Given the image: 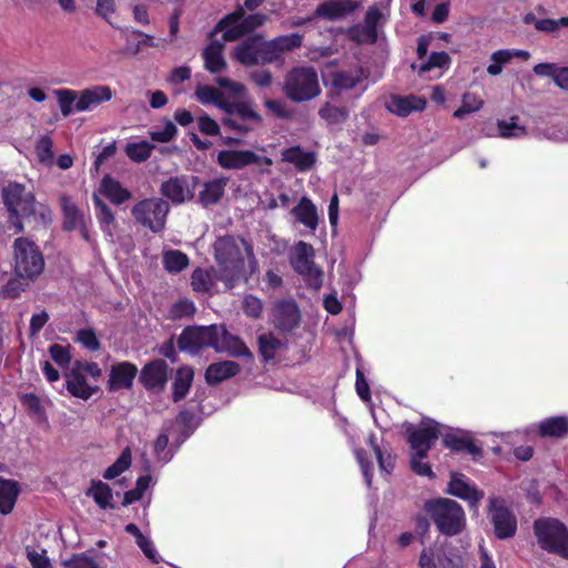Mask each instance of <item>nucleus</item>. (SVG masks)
Returning a JSON list of instances; mask_svg holds the SVG:
<instances>
[{
    "label": "nucleus",
    "mask_w": 568,
    "mask_h": 568,
    "mask_svg": "<svg viewBox=\"0 0 568 568\" xmlns=\"http://www.w3.org/2000/svg\"><path fill=\"white\" fill-rule=\"evenodd\" d=\"M93 203L97 210V219L103 226H110L114 222V214L112 210L99 196L93 195Z\"/></svg>",
    "instance_id": "nucleus-59"
},
{
    "label": "nucleus",
    "mask_w": 568,
    "mask_h": 568,
    "mask_svg": "<svg viewBox=\"0 0 568 568\" xmlns=\"http://www.w3.org/2000/svg\"><path fill=\"white\" fill-rule=\"evenodd\" d=\"M257 64H270L281 59L274 40L265 41L262 34H256Z\"/></svg>",
    "instance_id": "nucleus-42"
},
{
    "label": "nucleus",
    "mask_w": 568,
    "mask_h": 568,
    "mask_svg": "<svg viewBox=\"0 0 568 568\" xmlns=\"http://www.w3.org/2000/svg\"><path fill=\"white\" fill-rule=\"evenodd\" d=\"M178 134V128L171 120H165L164 129L161 131H150L149 136L152 141L168 143Z\"/></svg>",
    "instance_id": "nucleus-60"
},
{
    "label": "nucleus",
    "mask_w": 568,
    "mask_h": 568,
    "mask_svg": "<svg viewBox=\"0 0 568 568\" xmlns=\"http://www.w3.org/2000/svg\"><path fill=\"white\" fill-rule=\"evenodd\" d=\"M518 116H511L510 122L505 120H499L497 122V128L499 135L503 138H518L526 134L525 126H520L517 124Z\"/></svg>",
    "instance_id": "nucleus-57"
},
{
    "label": "nucleus",
    "mask_w": 568,
    "mask_h": 568,
    "mask_svg": "<svg viewBox=\"0 0 568 568\" xmlns=\"http://www.w3.org/2000/svg\"><path fill=\"white\" fill-rule=\"evenodd\" d=\"M200 179L195 175L180 174L163 181L160 193L174 205L193 200L194 191Z\"/></svg>",
    "instance_id": "nucleus-11"
},
{
    "label": "nucleus",
    "mask_w": 568,
    "mask_h": 568,
    "mask_svg": "<svg viewBox=\"0 0 568 568\" xmlns=\"http://www.w3.org/2000/svg\"><path fill=\"white\" fill-rule=\"evenodd\" d=\"M448 493L469 503L470 507H477L484 498V493L468 484L463 475L454 474L448 483Z\"/></svg>",
    "instance_id": "nucleus-21"
},
{
    "label": "nucleus",
    "mask_w": 568,
    "mask_h": 568,
    "mask_svg": "<svg viewBox=\"0 0 568 568\" xmlns=\"http://www.w3.org/2000/svg\"><path fill=\"white\" fill-rule=\"evenodd\" d=\"M219 332L220 324L186 326L178 338V347L180 351L189 352L192 355L199 354L204 348L215 351Z\"/></svg>",
    "instance_id": "nucleus-9"
},
{
    "label": "nucleus",
    "mask_w": 568,
    "mask_h": 568,
    "mask_svg": "<svg viewBox=\"0 0 568 568\" xmlns=\"http://www.w3.org/2000/svg\"><path fill=\"white\" fill-rule=\"evenodd\" d=\"M488 517L494 526V532L498 539H508L517 531V519L505 500L499 497H490L488 505Z\"/></svg>",
    "instance_id": "nucleus-13"
},
{
    "label": "nucleus",
    "mask_w": 568,
    "mask_h": 568,
    "mask_svg": "<svg viewBox=\"0 0 568 568\" xmlns=\"http://www.w3.org/2000/svg\"><path fill=\"white\" fill-rule=\"evenodd\" d=\"M273 326L281 333H292L301 324V311L293 298L276 301L271 310Z\"/></svg>",
    "instance_id": "nucleus-15"
},
{
    "label": "nucleus",
    "mask_w": 568,
    "mask_h": 568,
    "mask_svg": "<svg viewBox=\"0 0 568 568\" xmlns=\"http://www.w3.org/2000/svg\"><path fill=\"white\" fill-rule=\"evenodd\" d=\"M54 94L62 115L69 116L73 112V104L77 103L79 93L71 89H58Z\"/></svg>",
    "instance_id": "nucleus-51"
},
{
    "label": "nucleus",
    "mask_w": 568,
    "mask_h": 568,
    "mask_svg": "<svg viewBox=\"0 0 568 568\" xmlns=\"http://www.w3.org/2000/svg\"><path fill=\"white\" fill-rule=\"evenodd\" d=\"M77 341L91 352H97L101 348V343L92 328L78 331Z\"/></svg>",
    "instance_id": "nucleus-61"
},
{
    "label": "nucleus",
    "mask_w": 568,
    "mask_h": 568,
    "mask_svg": "<svg viewBox=\"0 0 568 568\" xmlns=\"http://www.w3.org/2000/svg\"><path fill=\"white\" fill-rule=\"evenodd\" d=\"M132 456L130 448L122 450L116 460L110 465L103 473V478L112 480L124 473L131 466Z\"/></svg>",
    "instance_id": "nucleus-47"
},
{
    "label": "nucleus",
    "mask_w": 568,
    "mask_h": 568,
    "mask_svg": "<svg viewBox=\"0 0 568 568\" xmlns=\"http://www.w3.org/2000/svg\"><path fill=\"white\" fill-rule=\"evenodd\" d=\"M49 354L53 362L60 367H68L71 363L69 347H64L60 344H52L49 346Z\"/></svg>",
    "instance_id": "nucleus-64"
},
{
    "label": "nucleus",
    "mask_w": 568,
    "mask_h": 568,
    "mask_svg": "<svg viewBox=\"0 0 568 568\" xmlns=\"http://www.w3.org/2000/svg\"><path fill=\"white\" fill-rule=\"evenodd\" d=\"M450 57L446 51H439V52H432L428 60L420 64L418 69L419 74H425L429 72L430 70L438 68H448L450 64Z\"/></svg>",
    "instance_id": "nucleus-52"
},
{
    "label": "nucleus",
    "mask_w": 568,
    "mask_h": 568,
    "mask_svg": "<svg viewBox=\"0 0 568 568\" xmlns=\"http://www.w3.org/2000/svg\"><path fill=\"white\" fill-rule=\"evenodd\" d=\"M443 445L456 453H467L474 460L483 457L484 452L468 435L446 434L443 437Z\"/></svg>",
    "instance_id": "nucleus-24"
},
{
    "label": "nucleus",
    "mask_w": 568,
    "mask_h": 568,
    "mask_svg": "<svg viewBox=\"0 0 568 568\" xmlns=\"http://www.w3.org/2000/svg\"><path fill=\"white\" fill-rule=\"evenodd\" d=\"M169 212V202L155 196L143 199L131 209L134 220L153 233H160L165 229Z\"/></svg>",
    "instance_id": "nucleus-8"
},
{
    "label": "nucleus",
    "mask_w": 568,
    "mask_h": 568,
    "mask_svg": "<svg viewBox=\"0 0 568 568\" xmlns=\"http://www.w3.org/2000/svg\"><path fill=\"white\" fill-rule=\"evenodd\" d=\"M292 214L304 226L312 231L316 230L318 224L316 206L307 196L301 197L297 205L292 209Z\"/></svg>",
    "instance_id": "nucleus-32"
},
{
    "label": "nucleus",
    "mask_w": 568,
    "mask_h": 568,
    "mask_svg": "<svg viewBox=\"0 0 568 568\" xmlns=\"http://www.w3.org/2000/svg\"><path fill=\"white\" fill-rule=\"evenodd\" d=\"M155 146L148 141L130 142L125 146L128 158L136 163L145 162Z\"/></svg>",
    "instance_id": "nucleus-45"
},
{
    "label": "nucleus",
    "mask_w": 568,
    "mask_h": 568,
    "mask_svg": "<svg viewBox=\"0 0 568 568\" xmlns=\"http://www.w3.org/2000/svg\"><path fill=\"white\" fill-rule=\"evenodd\" d=\"M138 374V366L132 362L123 361L112 364L106 382L108 392L115 393L122 389H131Z\"/></svg>",
    "instance_id": "nucleus-17"
},
{
    "label": "nucleus",
    "mask_w": 568,
    "mask_h": 568,
    "mask_svg": "<svg viewBox=\"0 0 568 568\" xmlns=\"http://www.w3.org/2000/svg\"><path fill=\"white\" fill-rule=\"evenodd\" d=\"M195 95L197 100L203 104L214 103L220 106L221 103H225L223 101L222 92L210 85H199L195 90Z\"/></svg>",
    "instance_id": "nucleus-55"
},
{
    "label": "nucleus",
    "mask_w": 568,
    "mask_h": 568,
    "mask_svg": "<svg viewBox=\"0 0 568 568\" xmlns=\"http://www.w3.org/2000/svg\"><path fill=\"white\" fill-rule=\"evenodd\" d=\"M425 102L416 97H395L392 101V106L389 110L399 115L406 116L410 112L416 110H422L424 108Z\"/></svg>",
    "instance_id": "nucleus-41"
},
{
    "label": "nucleus",
    "mask_w": 568,
    "mask_h": 568,
    "mask_svg": "<svg viewBox=\"0 0 568 568\" xmlns=\"http://www.w3.org/2000/svg\"><path fill=\"white\" fill-rule=\"evenodd\" d=\"M541 438H564L568 435V417L552 416L542 419L537 426Z\"/></svg>",
    "instance_id": "nucleus-28"
},
{
    "label": "nucleus",
    "mask_w": 568,
    "mask_h": 568,
    "mask_svg": "<svg viewBox=\"0 0 568 568\" xmlns=\"http://www.w3.org/2000/svg\"><path fill=\"white\" fill-rule=\"evenodd\" d=\"M36 154L40 163H47L53 159V141L49 135L39 139L36 145Z\"/></svg>",
    "instance_id": "nucleus-58"
},
{
    "label": "nucleus",
    "mask_w": 568,
    "mask_h": 568,
    "mask_svg": "<svg viewBox=\"0 0 568 568\" xmlns=\"http://www.w3.org/2000/svg\"><path fill=\"white\" fill-rule=\"evenodd\" d=\"M382 16L383 14L377 6L368 7L365 13L363 33L371 43H374L377 40V24L381 21Z\"/></svg>",
    "instance_id": "nucleus-44"
},
{
    "label": "nucleus",
    "mask_w": 568,
    "mask_h": 568,
    "mask_svg": "<svg viewBox=\"0 0 568 568\" xmlns=\"http://www.w3.org/2000/svg\"><path fill=\"white\" fill-rule=\"evenodd\" d=\"M425 510L430 516L438 531L445 536L460 534L466 525L463 507L455 500L437 498L425 504Z\"/></svg>",
    "instance_id": "nucleus-3"
},
{
    "label": "nucleus",
    "mask_w": 568,
    "mask_h": 568,
    "mask_svg": "<svg viewBox=\"0 0 568 568\" xmlns=\"http://www.w3.org/2000/svg\"><path fill=\"white\" fill-rule=\"evenodd\" d=\"M369 444L376 455V459L381 470L390 474L395 467V456L385 452L376 444L374 436L369 437Z\"/></svg>",
    "instance_id": "nucleus-56"
},
{
    "label": "nucleus",
    "mask_w": 568,
    "mask_h": 568,
    "mask_svg": "<svg viewBox=\"0 0 568 568\" xmlns=\"http://www.w3.org/2000/svg\"><path fill=\"white\" fill-rule=\"evenodd\" d=\"M534 73L538 77L551 78L555 84L561 90L568 91V67H558L556 63H537Z\"/></svg>",
    "instance_id": "nucleus-33"
},
{
    "label": "nucleus",
    "mask_w": 568,
    "mask_h": 568,
    "mask_svg": "<svg viewBox=\"0 0 568 568\" xmlns=\"http://www.w3.org/2000/svg\"><path fill=\"white\" fill-rule=\"evenodd\" d=\"M241 366L233 361H220L212 363L205 369V382L210 386H215L222 382L236 376Z\"/></svg>",
    "instance_id": "nucleus-23"
},
{
    "label": "nucleus",
    "mask_w": 568,
    "mask_h": 568,
    "mask_svg": "<svg viewBox=\"0 0 568 568\" xmlns=\"http://www.w3.org/2000/svg\"><path fill=\"white\" fill-rule=\"evenodd\" d=\"M196 312V307L193 301L189 298H180L174 304L171 305L169 310V316L173 321L190 318Z\"/></svg>",
    "instance_id": "nucleus-49"
},
{
    "label": "nucleus",
    "mask_w": 568,
    "mask_h": 568,
    "mask_svg": "<svg viewBox=\"0 0 568 568\" xmlns=\"http://www.w3.org/2000/svg\"><path fill=\"white\" fill-rule=\"evenodd\" d=\"M243 312L251 318H260L263 313L262 301L252 294L246 295L243 300Z\"/></svg>",
    "instance_id": "nucleus-62"
},
{
    "label": "nucleus",
    "mask_w": 568,
    "mask_h": 568,
    "mask_svg": "<svg viewBox=\"0 0 568 568\" xmlns=\"http://www.w3.org/2000/svg\"><path fill=\"white\" fill-rule=\"evenodd\" d=\"M534 534L542 550L568 559V529L559 519H536L534 521Z\"/></svg>",
    "instance_id": "nucleus-6"
},
{
    "label": "nucleus",
    "mask_w": 568,
    "mask_h": 568,
    "mask_svg": "<svg viewBox=\"0 0 568 568\" xmlns=\"http://www.w3.org/2000/svg\"><path fill=\"white\" fill-rule=\"evenodd\" d=\"M151 477L149 475L140 476L136 479L135 487L124 493L122 505L129 506L140 500L148 489Z\"/></svg>",
    "instance_id": "nucleus-53"
},
{
    "label": "nucleus",
    "mask_w": 568,
    "mask_h": 568,
    "mask_svg": "<svg viewBox=\"0 0 568 568\" xmlns=\"http://www.w3.org/2000/svg\"><path fill=\"white\" fill-rule=\"evenodd\" d=\"M303 38L304 37L302 33L294 32L291 34L278 36L273 40L275 42L277 52L282 58L283 53L301 48L303 44Z\"/></svg>",
    "instance_id": "nucleus-48"
},
{
    "label": "nucleus",
    "mask_w": 568,
    "mask_h": 568,
    "mask_svg": "<svg viewBox=\"0 0 568 568\" xmlns=\"http://www.w3.org/2000/svg\"><path fill=\"white\" fill-rule=\"evenodd\" d=\"M216 163L224 170H242L250 165L271 166L268 156H261L252 150H222L217 153Z\"/></svg>",
    "instance_id": "nucleus-14"
},
{
    "label": "nucleus",
    "mask_w": 568,
    "mask_h": 568,
    "mask_svg": "<svg viewBox=\"0 0 568 568\" xmlns=\"http://www.w3.org/2000/svg\"><path fill=\"white\" fill-rule=\"evenodd\" d=\"M221 123L225 129H229L235 132L239 135H245L253 130L247 122H242L237 118L225 113V115L221 119Z\"/></svg>",
    "instance_id": "nucleus-63"
},
{
    "label": "nucleus",
    "mask_w": 568,
    "mask_h": 568,
    "mask_svg": "<svg viewBox=\"0 0 568 568\" xmlns=\"http://www.w3.org/2000/svg\"><path fill=\"white\" fill-rule=\"evenodd\" d=\"M169 379V365L164 359L148 362L139 374V382L148 390L162 393Z\"/></svg>",
    "instance_id": "nucleus-16"
},
{
    "label": "nucleus",
    "mask_w": 568,
    "mask_h": 568,
    "mask_svg": "<svg viewBox=\"0 0 568 568\" xmlns=\"http://www.w3.org/2000/svg\"><path fill=\"white\" fill-rule=\"evenodd\" d=\"M267 20L268 17L265 13L255 12L246 14L244 8H236L233 12L224 16L215 24L210 33V37H213L219 32H223V41H236L242 37L253 32L255 29L264 26Z\"/></svg>",
    "instance_id": "nucleus-5"
},
{
    "label": "nucleus",
    "mask_w": 568,
    "mask_h": 568,
    "mask_svg": "<svg viewBox=\"0 0 568 568\" xmlns=\"http://www.w3.org/2000/svg\"><path fill=\"white\" fill-rule=\"evenodd\" d=\"M258 353L265 363L275 358L276 353L283 349L286 344L277 338L274 333L268 332L257 336Z\"/></svg>",
    "instance_id": "nucleus-38"
},
{
    "label": "nucleus",
    "mask_w": 568,
    "mask_h": 568,
    "mask_svg": "<svg viewBox=\"0 0 568 568\" xmlns=\"http://www.w3.org/2000/svg\"><path fill=\"white\" fill-rule=\"evenodd\" d=\"M216 353H226L229 356L234 358H245L248 362H253L254 355L246 346L244 341L231 334L224 324H220L217 346L215 347Z\"/></svg>",
    "instance_id": "nucleus-18"
},
{
    "label": "nucleus",
    "mask_w": 568,
    "mask_h": 568,
    "mask_svg": "<svg viewBox=\"0 0 568 568\" xmlns=\"http://www.w3.org/2000/svg\"><path fill=\"white\" fill-rule=\"evenodd\" d=\"M327 97L331 99L326 101L318 110V115L322 120H324L328 125H339L345 123L349 118V110L344 104H335L334 101L339 98L338 92H334L331 90L327 93Z\"/></svg>",
    "instance_id": "nucleus-22"
},
{
    "label": "nucleus",
    "mask_w": 568,
    "mask_h": 568,
    "mask_svg": "<svg viewBox=\"0 0 568 568\" xmlns=\"http://www.w3.org/2000/svg\"><path fill=\"white\" fill-rule=\"evenodd\" d=\"M3 205L8 212V221L14 233L24 230V222L33 229L45 227L52 222V212L45 203L38 202L32 191L24 184L9 182L1 192Z\"/></svg>",
    "instance_id": "nucleus-1"
},
{
    "label": "nucleus",
    "mask_w": 568,
    "mask_h": 568,
    "mask_svg": "<svg viewBox=\"0 0 568 568\" xmlns=\"http://www.w3.org/2000/svg\"><path fill=\"white\" fill-rule=\"evenodd\" d=\"M314 247L304 241H300L291 256V266L300 274L308 286L320 288L323 283V271L314 263Z\"/></svg>",
    "instance_id": "nucleus-10"
},
{
    "label": "nucleus",
    "mask_w": 568,
    "mask_h": 568,
    "mask_svg": "<svg viewBox=\"0 0 568 568\" xmlns=\"http://www.w3.org/2000/svg\"><path fill=\"white\" fill-rule=\"evenodd\" d=\"M244 245L250 263H256L253 247L244 239H240ZM214 258L219 265L217 280L226 290L237 286L244 276L245 260L239 245V240L233 235L219 236L214 244Z\"/></svg>",
    "instance_id": "nucleus-2"
},
{
    "label": "nucleus",
    "mask_w": 568,
    "mask_h": 568,
    "mask_svg": "<svg viewBox=\"0 0 568 568\" xmlns=\"http://www.w3.org/2000/svg\"><path fill=\"white\" fill-rule=\"evenodd\" d=\"M194 378V369L189 365L180 366L176 369L172 383V400L179 403L189 394Z\"/></svg>",
    "instance_id": "nucleus-30"
},
{
    "label": "nucleus",
    "mask_w": 568,
    "mask_h": 568,
    "mask_svg": "<svg viewBox=\"0 0 568 568\" xmlns=\"http://www.w3.org/2000/svg\"><path fill=\"white\" fill-rule=\"evenodd\" d=\"M60 202L63 216L62 230L65 232H72L85 221V214L67 195H62L60 197Z\"/></svg>",
    "instance_id": "nucleus-29"
},
{
    "label": "nucleus",
    "mask_w": 568,
    "mask_h": 568,
    "mask_svg": "<svg viewBox=\"0 0 568 568\" xmlns=\"http://www.w3.org/2000/svg\"><path fill=\"white\" fill-rule=\"evenodd\" d=\"M20 494L19 483L0 477V514L9 515Z\"/></svg>",
    "instance_id": "nucleus-34"
},
{
    "label": "nucleus",
    "mask_w": 568,
    "mask_h": 568,
    "mask_svg": "<svg viewBox=\"0 0 568 568\" xmlns=\"http://www.w3.org/2000/svg\"><path fill=\"white\" fill-rule=\"evenodd\" d=\"M283 92L294 103L317 98L322 90L316 70L313 67H294L284 78Z\"/></svg>",
    "instance_id": "nucleus-4"
},
{
    "label": "nucleus",
    "mask_w": 568,
    "mask_h": 568,
    "mask_svg": "<svg viewBox=\"0 0 568 568\" xmlns=\"http://www.w3.org/2000/svg\"><path fill=\"white\" fill-rule=\"evenodd\" d=\"M112 98L113 90L109 85H94L79 92L74 110L78 112L89 111L110 101Z\"/></svg>",
    "instance_id": "nucleus-19"
},
{
    "label": "nucleus",
    "mask_w": 568,
    "mask_h": 568,
    "mask_svg": "<svg viewBox=\"0 0 568 568\" xmlns=\"http://www.w3.org/2000/svg\"><path fill=\"white\" fill-rule=\"evenodd\" d=\"M227 183L229 178L225 176L205 182L203 184V189L199 192L197 202L203 207H210L217 204L224 196Z\"/></svg>",
    "instance_id": "nucleus-27"
},
{
    "label": "nucleus",
    "mask_w": 568,
    "mask_h": 568,
    "mask_svg": "<svg viewBox=\"0 0 568 568\" xmlns=\"http://www.w3.org/2000/svg\"><path fill=\"white\" fill-rule=\"evenodd\" d=\"M440 429L436 422H430L424 426L407 424L405 426V437L409 447L418 457H427L429 450L439 438Z\"/></svg>",
    "instance_id": "nucleus-12"
},
{
    "label": "nucleus",
    "mask_w": 568,
    "mask_h": 568,
    "mask_svg": "<svg viewBox=\"0 0 568 568\" xmlns=\"http://www.w3.org/2000/svg\"><path fill=\"white\" fill-rule=\"evenodd\" d=\"M234 58L245 67L257 64V42L256 34L246 38L239 45L235 47L233 52Z\"/></svg>",
    "instance_id": "nucleus-37"
},
{
    "label": "nucleus",
    "mask_w": 568,
    "mask_h": 568,
    "mask_svg": "<svg viewBox=\"0 0 568 568\" xmlns=\"http://www.w3.org/2000/svg\"><path fill=\"white\" fill-rule=\"evenodd\" d=\"M282 161L293 164L298 172H307L316 163V153L304 151L301 145H293L283 150Z\"/></svg>",
    "instance_id": "nucleus-25"
},
{
    "label": "nucleus",
    "mask_w": 568,
    "mask_h": 568,
    "mask_svg": "<svg viewBox=\"0 0 568 568\" xmlns=\"http://www.w3.org/2000/svg\"><path fill=\"white\" fill-rule=\"evenodd\" d=\"M358 6V2L354 0H327L317 6L315 16L327 20H338L355 11Z\"/></svg>",
    "instance_id": "nucleus-20"
},
{
    "label": "nucleus",
    "mask_w": 568,
    "mask_h": 568,
    "mask_svg": "<svg viewBox=\"0 0 568 568\" xmlns=\"http://www.w3.org/2000/svg\"><path fill=\"white\" fill-rule=\"evenodd\" d=\"M65 387L72 396L84 400L89 399L94 392V389L87 383L84 374L78 372L77 368L71 369Z\"/></svg>",
    "instance_id": "nucleus-36"
},
{
    "label": "nucleus",
    "mask_w": 568,
    "mask_h": 568,
    "mask_svg": "<svg viewBox=\"0 0 568 568\" xmlns=\"http://www.w3.org/2000/svg\"><path fill=\"white\" fill-rule=\"evenodd\" d=\"M99 192L115 205H121L132 197L131 191L109 174L102 178Z\"/></svg>",
    "instance_id": "nucleus-26"
},
{
    "label": "nucleus",
    "mask_w": 568,
    "mask_h": 568,
    "mask_svg": "<svg viewBox=\"0 0 568 568\" xmlns=\"http://www.w3.org/2000/svg\"><path fill=\"white\" fill-rule=\"evenodd\" d=\"M220 108L227 114L237 118L242 122H253L261 124L263 119L253 108L252 104L245 101H234L221 103Z\"/></svg>",
    "instance_id": "nucleus-31"
},
{
    "label": "nucleus",
    "mask_w": 568,
    "mask_h": 568,
    "mask_svg": "<svg viewBox=\"0 0 568 568\" xmlns=\"http://www.w3.org/2000/svg\"><path fill=\"white\" fill-rule=\"evenodd\" d=\"M483 101L476 94L466 92L462 98V105L454 112V118L462 119L464 115L481 109Z\"/></svg>",
    "instance_id": "nucleus-54"
},
{
    "label": "nucleus",
    "mask_w": 568,
    "mask_h": 568,
    "mask_svg": "<svg viewBox=\"0 0 568 568\" xmlns=\"http://www.w3.org/2000/svg\"><path fill=\"white\" fill-rule=\"evenodd\" d=\"M13 252L16 274L34 281L44 267L43 255L39 247L27 237H18L13 243Z\"/></svg>",
    "instance_id": "nucleus-7"
},
{
    "label": "nucleus",
    "mask_w": 568,
    "mask_h": 568,
    "mask_svg": "<svg viewBox=\"0 0 568 568\" xmlns=\"http://www.w3.org/2000/svg\"><path fill=\"white\" fill-rule=\"evenodd\" d=\"M31 281L20 277L16 274L14 277H10L7 283L0 290V297L14 300L20 297L21 293L27 290Z\"/></svg>",
    "instance_id": "nucleus-46"
},
{
    "label": "nucleus",
    "mask_w": 568,
    "mask_h": 568,
    "mask_svg": "<svg viewBox=\"0 0 568 568\" xmlns=\"http://www.w3.org/2000/svg\"><path fill=\"white\" fill-rule=\"evenodd\" d=\"M191 285L195 292L207 293L214 286V280L209 271L197 267L191 275Z\"/></svg>",
    "instance_id": "nucleus-50"
},
{
    "label": "nucleus",
    "mask_w": 568,
    "mask_h": 568,
    "mask_svg": "<svg viewBox=\"0 0 568 568\" xmlns=\"http://www.w3.org/2000/svg\"><path fill=\"white\" fill-rule=\"evenodd\" d=\"M223 44L219 41L211 42L204 49V65L209 72L216 74L226 68V62L223 58Z\"/></svg>",
    "instance_id": "nucleus-35"
},
{
    "label": "nucleus",
    "mask_w": 568,
    "mask_h": 568,
    "mask_svg": "<svg viewBox=\"0 0 568 568\" xmlns=\"http://www.w3.org/2000/svg\"><path fill=\"white\" fill-rule=\"evenodd\" d=\"M362 82V72L359 70L345 71L338 70L331 73L332 89L339 91L352 90Z\"/></svg>",
    "instance_id": "nucleus-39"
},
{
    "label": "nucleus",
    "mask_w": 568,
    "mask_h": 568,
    "mask_svg": "<svg viewBox=\"0 0 568 568\" xmlns=\"http://www.w3.org/2000/svg\"><path fill=\"white\" fill-rule=\"evenodd\" d=\"M190 264L189 256L179 250H171L163 255L164 268L170 273H180Z\"/></svg>",
    "instance_id": "nucleus-43"
},
{
    "label": "nucleus",
    "mask_w": 568,
    "mask_h": 568,
    "mask_svg": "<svg viewBox=\"0 0 568 568\" xmlns=\"http://www.w3.org/2000/svg\"><path fill=\"white\" fill-rule=\"evenodd\" d=\"M87 496L93 498L94 503L101 509H113L114 505L112 501V489L111 487L101 481V480H92L90 488L87 490Z\"/></svg>",
    "instance_id": "nucleus-40"
}]
</instances>
